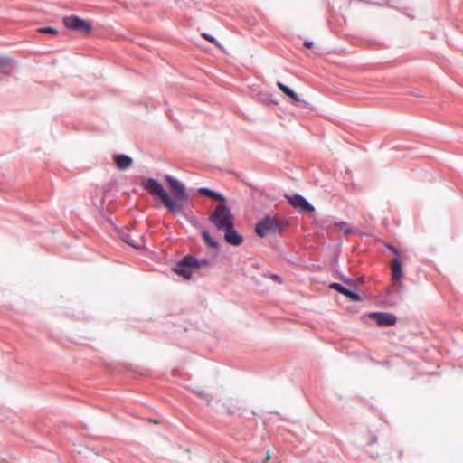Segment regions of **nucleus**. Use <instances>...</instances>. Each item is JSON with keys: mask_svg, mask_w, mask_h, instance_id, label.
<instances>
[{"mask_svg": "<svg viewBox=\"0 0 463 463\" xmlns=\"http://www.w3.org/2000/svg\"><path fill=\"white\" fill-rule=\"evenodd\" d=\"M203 38L209 40L210 42H214L215 41V39L213 37H212V36H210V35H208L206 33H203Z\"/></svg>", "mask_w": 463, "mask_h": 463, "instance_id": "21", "label": "nucleus"}, {"mask_svg": "<svg viewBox=\"0 0 463 463\" xmlns=\"http://www.w3.org/2000/svg\"><path fill=\"white\" fill-rule=\"evenodd\" d=\"M210 221L219 231L231 228L234 224V217L225 204H218L210 215Z\"/></svg>", "mask_w": 463, "mask_h": 463, "instance_id": "3", "label": "nucleus"}, {"mask_svg": "<svg viewBox=\"0 0 463 463\" xmlns=\"http://www.w3.org/2000/svg\"><path fill=\"white\" fill-rule=\"evenodd\" d=\"M64 25L71 30L88 33L91 30V24L78 16L71 15L63 18Z\"/></svg>", "mask_w": 463, "mask_h": 463, "instance_id": "5", "label": "nucleus"}, {"mask_svg": "<svg viewBox=\"0 0 463 463\" xmlns=\"http://www.w3.org/2000/svg\"><path fill=\"white\" fill-rule=\"evenodd\" d=\"M391 270H392V280L393 282H397L402 279L403 277L402 263L398 258H395L392 260L391 263Z\"/></svg>", "mask_w": 463, "mask_h": 463, "instance_id": "9", "label": "nucleus"}, {"mask_svg": "<svg viewBox=\"0 0 463 463\" xmlns=\"http://www.w3.org/2000/svg\"><path fill=\"white\" fill-rule=\"evenodd\" d=\"M388 248L395 254V255H399V251L396 248H394L393 246H388Z\"/></svg>", "mask_w": 463, "mask_h": 463, "instance_id": "22", "label": "nucleus"}, {"mask_svg": "<svg viewBox=\"0 0 463 463\" xmlns=\"http://www.w3.org/2000/svg\"><path fill=\"white\" fill-rule=\"evenodd\" d=\"M9 60H0V70L8 65Z\"/></svg>", "mask_w": 463, "mask_h": 463, "instance_id": "20", "label": "nucleus"}, {"mask_svg": "<svg viewBox=\"0 0 463 463\" xmlns=\"http://www.w3.org/2000/svg\"><path fill=\"white\" fill-rule=\"evenodd\" d=\"M114 162L119 170H125L131 166L133 160L125 155H115Z\"/></svg>", "mask_w": 463, "mask_h": 463, "instance_id": "11", "label": "nucleus"}, {"mask_svg": "<svg viewBox=\"0 0 463 463\" xmlns=\"http://www.w3.org/2000/svg\"><path fill=\"white\" fill-rule=\"evenodd\" d=\"M211 198L213 199V200L219 201V202H224L225 201V198L222 194H218V193H216L214 191H213V194H212Z\"/></svg>", "mask_w": 463, "mask_h": 463, "instance_id": "19", "label": "nucleus"}, {"mask_svg": "<svg viewBox=\"0 0 463 463\" xmlns=\"http://www.w3.org/2000/svg\"><path fill=\"white\" fill-rule=\"evenodd\" d=\"M335 225L337 226L339 228V230L344 232L345 234H348L351 232V228H350L349 224L345 222H335Z\"/></svg>", "mask_w": 463, "mask_h": 463, "instance_id": "17", "label": "nucleus"}, {"mask_svg": "<svg viewBox=\"0 0 463 463\" xmlns=\"http://www.w3.org/2000/svg\"><path fill=\"white\" fill-rule=\"evenodd\" d=\"M270 458H271L270 453L268 451V452L266 453L265 460H264V462H263V463H268V462H269V460L270 459Z\"/></svg>", "mask_w": 463, "mask_h": 463, "instance_id": "23", "label": "nucleus"}, {"mask_svg": "<svg viewBox=\"0 0 463 463\" xmlns=\"http://www.w3.org/2000/svg\"><path fill=\"white\" fill-rule=\"evenodd\" d=\"M271 278L274 279V280H277L279 282H280V279L278 275H272Z\"/></svg>", "mask_w": 463, "mask_h": 463, "instance_id": "26", "label": "nucleus"}, {"mask_svg": "<svg viewBox=\"0 0 463 463\" xmlns=\"http://www.w3.org/2000/svg\"><path fill=\"white\" fill-rule=\"evenodd\" d=\"M37 32L41 33H48V34H57L58 33L57 29L54 27H51V26L41 27V28L37 29Z\"/></svg>", "mask_w": 463, "mask_h": 463, "instance_id": "16", "label": "nucleus"}, {"mask_svg": "<svg viewBox=\"0 0 463 463\" xmlns=\"http://www.w3.org/2000/svg\"><path fill=\"white\" fill-rule=\"evenodd\" d=\"M224 231L225 241L233 246H239L242 243L243 238L234 230V224L231 228H226Z\"/></svg>", "mask_w": 463, "mask_h": 463, "instance_id": "8", "label": "nucleus"}, {"mask_svg": "<svg viewBox=\"0 0 463 463\" xmlns=\"http://www.w3.org/2000/svg\"><path fill=\"white\" fill-rule=\"evenodd\" d=\"M198 193L202 195H206L208 197L211 198L212 194H213V190L211 189H208V188H200L198 190Z\"/></svg>", "mask_w": 463, "mask_h": 463, "instance_id": "18", "label": "nucleus"}, {"mask_svg": "<svg viewBox=\"0 0 463 463\" xmlns=\"http://www.w3.org/2000/svg\"><path fill=\"white\" fill-rule=\"evenodd\" d=\"M313 42H305L304 43V45L307 47V48H311L313 46Z\"/></svg>", "mask_w": 463, "mask_h": 463, "instance_id": "24", "label": "nucleus"}, {"mask_svg": "<svg viewBox=\"0 0 463 463\" xmlns=\"http://www.w3.org/2000/svg\"><path fill=\"white\" fill-rule=\"evenodd\" d=\"M122 240L124 241V242L129 244L134 248H141L143 246V242H136L129 234H125L122 237Z\"/></svg>", "mask_w": 463, "mask_h": 463, "instance_id": "15", "label": "nucleus"}, {"mask_svg": "<svg viewBox=\"0 0 463 463\" xmlns=\"http://www.w3.org/2000/svg\"><path fill=\"white\" fill-rule=\"evenodd\" d=\"M202 236L205 243L211 248H217V242L211 237L208 232H203Z\"/></svg>", "mask_w": 463, "mask_h": 463, "instance_id": "14", "label": "nucleus"}, {"mask_svg": "<svg viewBox=\"0 0 463 463\" xmlns=\"http://www.w3.org/2000/svg\"><path fill=\"white\" fill-rule=\"evenodd\" d=\"M165 179L172 190L175 200H173L167 192L164 189L162 184L154 178H148L142 181L141 185L152 195L158 197L165 208H167L170 212L174 213H180L182 211L181 202H186L188 199L185 187L181 182L171 175H165Z\"/></svg>", "mask_w": 463, "mask_h": 463, "instance_id": "1", "label": "nucleus"}, {"mask_svg": "<svg viewBox=\"0 0 463 463\" xmlns=\"http://www.w3.org/2000/svg\"><path fill=\"white\" fill-rule=\"evenodd\" d=\"M277 86L279 89L288 97H289L294 103H297L299 101V98L297 93H295L291 89H289L288 86L284 85L281 82H278Z\"/></svg>", "mask_w": 463, "mask_h": 463, "instance_id": "13", "label": "nucleus"}, {"mask_svg": "<svg viewBox=\"0 0 463 463\" xmlns=\"http://www.w3.org/2000/svg\"><path fill=\"white\" fill-rule=\"evenodd\" d=\"M329 287L333 289H335L337 292L345 295L352 301H359L360 300V297L357 293L351 291L350 289H347L346 288L343 287L339 283H331Z\"/></svg>", "mask_w": 463, "mask_h": 463, "instance_id": "10", "label": "nucleus"}, {"mask_svg": "<svg viewBox=\"0 0 463 463\" xmlns=\"http://www.w3.org/2000/svg\"><path fill=\"white\" fill-rule=\"evenodd\" d=\"M286 197L294 208L298 209L301 212L310 213L314 211V207L299 194Z\"/></svg>", "mask_w": 463, "mask_h": 463, "instance_id": "7", "label": "nucleus"}, {"mask_svg": "<svg viewBox=\"0 0 463 463\" xmlns=\"http://www.w3.org/2000/svg\"><path fill=\"white\" fill-rule=\"evenodd\" d=\"M345 283L347 285H350V286L354 285L353 280H351V279H345Z\"/></svg>", "mask_w": 463, "mask_h": 463, "instance_id": "25", "label": "nucleus"}, {"mask_svg": "<svg viewBox=\"0 0 463 463\" xmlns=\"http://www.w3.org/2000/svg\"><path fill=\"white\" fill-rule=\"evenodd\" d=\"M287 226V221L279 219L277 216H266L257 223L255 232L258 236L265 237L269 233L281 232Z\"/></svg>", "mask_w": 463, "mask_h": 463, "instance_id": "2", "label": "nucleus"}, {"mask_svg": "<svg viewBox=\"0 0 463 463\" xmlns=\"http://www.w3.org/2000/svg\"><path fill=\"white\" fill-rule=\"evenodd\" d=\"M207 264L208 261L205 260L200 261L193 256H185L180 262L176 264L175 271L184 279H189L192 276L193 269H198L203 265Z\"/></svg>", "mask_w": 463, "mask_h": 463, "instance_id": "4", "label": "nucleus"}, {"mask_svg": "<svg viewBox=\"0 0 463 463\" xmlns=\"http://www.w3.org/2000/svg\"><path fill=\"white\" fill-rule=\"evenodd\" d=\"M369 317L373 318L380 326H392L396 324V317L390 313L374 312L370 313Z\"/></svg>", "mask_w": 463, "mask_h": 463, "instance_id": "6", "label": "nucleus"}, {"mask_svg": "<svg viewBox=\"0 0 463 463\" xmlns=\"http://www.w3.org/2000/svg\"><path fill=\"white\" fill-rule=\"evenodd\" d=\"M277 86L279 89L288 97H289L294 103H297L299 101V98L297 93H295L291 89H289L288 86L284 85L281 82H278Z\"/></svg>", "mask_w": 463, "mask_h": 463, "instance_id": "12", "label": "nucleus"}]
</instances>
